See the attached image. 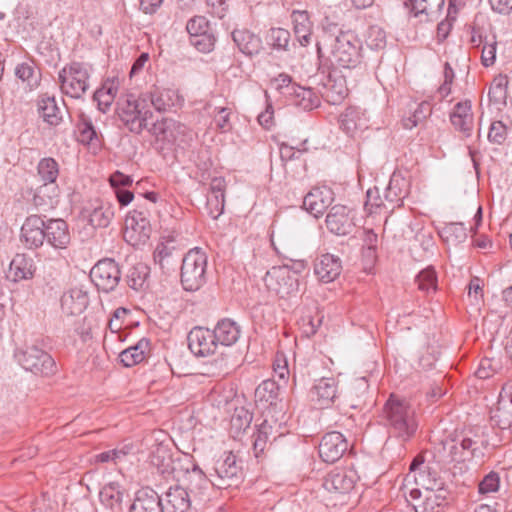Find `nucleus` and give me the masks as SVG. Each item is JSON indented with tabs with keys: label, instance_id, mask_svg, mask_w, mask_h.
<instances>
[{
	"label": "nucleus",
	"instance_id": "nucleus-1",
	"mask_svg": "<svg viewBox=\"0 0 512 512\" xmlns=\"http://www.w3.org/2000/svg\"><path fill=\"white\" fill-rule=\"evenodd\" d=\"M384 415L389 432L400 441L413 438L418 430L417 408L410 401L397 395H390L384 406Z\"/></svg>",
	"mask_w": 512,
	"mask_h": 512
},
{
	"label": "nucleus",
	"instance_id": "nucleus-2",
	"mask_svg": "<svg viewBox=\"0 0 512 512\" xmlns=\"http://www.w3.org/2000/svg\"><path fill=\"white\" fill-rule=\"evenodd\" d=\"M362 43L350 32H340L331 47L330 62L333 68L352 70L362 64Z\"/></svg>",
	"mask_w": 512,
	"mask_h": 512
},
{
	"label": "nucleus",
	"instance_id": "nucleus-3",
	"mask_svg": "<svg viewBox=\"0 0 512 512\" xmlns=\"http://www.w3.org/2000/svg\"><path fill=\"white\" fill-rule=\"evenodd\" d=\"M14 357L23 369L36 376L49 377L57 372L53 357L37 343H25L16 349Z\"/></svg>",
	"mask_w": 512,
	"mask_h": 512
},
{
	"label": "nucleus",
	"instance_id": "nucleus-4",
	"mask_svg": "<svg viewBox=\"0 0 512 512\" xmlns=\"http://www.w3.org/2000/svg\"><path fill=\"white\" fill-rule=\"evenodd\" d=\"M117 112L123 125L133 133L140 134L150 126L152 112L145 96H127L118 103Z\"/></svg>",
	"mask_w": 512,
	"mask_h": 512
},
{
	"label": "nucleus",
	"instance_id": "nucleus-5",
	"mask_svg": "<svg viewBox=\"0 0 512 512\" xmlns=\"http://www.w3.org/2000/svg\"><path fill=\"white\" fill-rule=\"evenodd\" d=\"M207 256L199 248L188 251L182 259L180 279L186 291H197L206 282Z\"/></svg>",
	"mask_w": 512,
	"mask_h": 512
},
{
	"label": "nucleus",
	"instance_id": "nucleus-6",
	"mask_svg": "<svg viewBox=\"0 0 512 512\" xmlns=\"http://www.w3.org/2000/svg\"><path fill=\"white\" fill-rule=\"evenodd\" d=\"M90 72L88 67L79 62H72L63 67L58 74L61 91L72 98L79 99L89 88Z\"/></svg>",
	"mask_w": 512,
	"mask_h": 512
},
{
	"label": "nucleus",
	"instance_id": "nucleus-7",
	"mask_svg": "<svg viewBox=\"0 0 512 512\" xmlns=\"http://www.w3.org/2000/svg\"><path fill=\"white\" fill-rule=\"evenodd\" d=\"M267 289L280 298L288 297L298 291L299 282L297 276L287 265L274 266L264 276Z\"/></svg>",
	"mask_w": 512,
	"mask_h": 512
},
{
	"label": "nucleus",
	"instance_id": "nucleus-8",
	"mask_svg": "<svg viewBox=\"0 0 512 512\" xmlns=\"http://www.w3.org/2000/svg\"><path fill=\"white\" fill-rule=\"evenodd\" d=\"M90 278L99 290L108 293L118 286L121 271L113 259L106 258L94 265L90 271Z\"/></svg>",
	"mask_w": 512,
	"mask_h": 512
},
{
	"label": "nucleus",
	"instance_id": "nucleus-9",
	"mask_svg": "<svg viewBox=\"0 0 512 512\" xmlns=\"http://www.w3.org/2000/svg\"><path fill=\"white\" fill-rule=\"evenodd\" d=\"M152 228L146 212L133 210L125 218L124 239L133 246L144 244Z\"/></svg>",
	"mask_w": 512,
	"mask_h": 512
},
{
	"label": "nucleus",
	"instance_id": "nucleus-10",
	"mask_svg": "<svg viewBox=\"0 0 512 512\" xmlns=\"http://www.w3.org/2000/svg\"><path fill=\"white\" fill-rule=\"evenodd\" d=\"M214 470L215 479H212V486L219 489L237 485L242 478L241 467L237 463L236 456L231 452L223 460L217 462Z\"/></svg>",
	"mask_w": 512,
	"mask_h": 512
},
{
	"label": "nucleus",
	"instance_id": "nucleus-11",
	"mask_svg": "<svg viewBox=\"0 0 512 512\" xmlns=\"http://www.w3.org/2000/svg\"><path fill=\"white\" fill-rule=\"evenodd\" d=\"M45 222L39 215L28 216L21 227V242L28 249H37L45 242Z\"/></svg>",
	"mask_w": 512,
	"mask_h": 512
},
{
	"label": "nucleus",
	"instance_id": "nucleus-12",
	"mask_svg": "<svg viewBox=\"0 0 512 512\" xmlns=\"http://www.w3.org/2000/svg\"><path fill=\"white\" fill-rule=\"evenodd\" d=\"M348 449V441L338 431L326 433L319 444V455L324 462L338 461Z\"/></svg>",
	"mask_w": 512,
	"mask_h": 512
},
{
	"label": "nucleus",
	"instance_id": "nucleus-13",
	"mask_svg": "<svg viewBox=\"0 0 512 512\" xmlns=\"http://www.w3.org/2000/svg\"><path fill=\"white\" fill-rule=\"evenodd\" d=\"M188 346L197 356L214 354L217 342L213 330L203 327H194L188 334Z\"/></svg>",
	"mask_w": 512,
	"mask_h": 512
},
{
	"label": "nucleus",
	"instance_id": "nucleus-14",
	"mask_svg": "<svg viewBox=\"0 0 512 512\" xmlns=\"http://www.w3.org/2000/svg\"><path fill=\"white\" fill-rule=\"evenodd\" d=\"M348 92L346 76L342 75L340 70L333 68L323 83L322 96L328 103L337 105L348 96Z\"/></svg>",
	"mask_w": 512,
	"mask_h": 512
},
{
	"label": "nucleus",
	"instance_id": "nucleus-15",
	"mask_svg": "<svg viewBox=\"0 0 512 512\" xmlns=\"http://www.w3.org/2000/svg\"><path fill=\"white\" fill-rule=\"evenodd\" d=\"M45 241L56 250L67 249L71 236L66 221L53 218L46 220Z\"/></svg>",
	"mask_w": 512,
	"mask_h": 512
},
{
	"label": "nucleus",
	"instance_id": "nucleus-16",
	"mask_svg": "<svg viewBox=\"0 0 512 512\" xmlns=\"http://www.w3.org/2000/svg\"><path fill=\"white\" fill-rule=\"evenodd\" d=\"M327 229L339 236L348 235L352 232L354 224L349 217V210L346 206L337 204L330 208L326 219Z\"/></svg>",
	"mask_w": 512,
	"mask_h": 512
},
{
	"label": "nucleus",
	"instance_id": "nucleus-17",
	"mask_svg": "<svg viewBox=\"0 0 512 512\" xmlns=\"http://www.w3.org/2000/svg\"><path fill=\"white\" fill-rule=\"evenodd\" d=\"M334 201V194L328 187H315L303 199L304 209L319 217Z\"/></svg>",
	"mask_w": 512,
	"mask_h": 512
},
{
	"label": "nucleus",
	"instance_id": "nucleus-18",
	"mask_svg": "<svg viewBox=\"0 0 512 512\" xmlns=\"http://www.w3.org/2000/svg\"><path fill=\"white\" fill-rule=\"evenodd\" d=\"M188 484L185 488L193 501L203 502L208 499V490L212 485V479H208L203 471L193 465L191 471L187 469Z\"/></svg>",
	"mask_w": 512,
	"mask_h": 512
},
{
	"label": "nucleus",
	"instance_id": "nucleus-19",
	"mask_svg": "<svg viewBox=\"0 0 512 512\" xmlns=\"http://www.w3.org/2000/svg\"><path fill=\"white\" fill-rule=\"evenodd\" d=\"M192 501L185 488L174 486L170 487L161 498V506L163 512H190Z\"/></svg>",
	"mask_w": 512,
	"mask_h": 512
},
{
	"label": "nucleus",
	"instance_id": "nucleus-20",
	"mask_svg": "<svg viewBox=\"0 0 512 512\" xmlns=\"http://www.w3.org/2000/svg\"><path fill=\"white\" fill-rule=\"evenodd\" d=\"M342 271V262L339 257L333 254H322L314 263V272L324 283L334 281Z\"/></svg>",
	"mask_w": 512,
	"mask_h": 512
},
{
	"label": "nucleus",
	"instance_id": "nucleus-21",
	"mask_svg": "<svg viewBox=\"0 0 512 512\" xmlns=\"http://www.w3.org/2000/svg\"><path fill=\"white\" fill-rule=\"evenodd\" d=\"M356 483V472L352 470H334L324 479L323 487L328 492L348 493Z\"/></svg>",
	"mask_w": 512,
	"mask_h": 512
},
{
	"label": "nucleus",
	"instance_id": "nucleus-22",
	"mask_svg": "<svg viewBox=\"0 0 512 512\" xmlns=\"http://www.w3.org/2000/svg\"><path fill=\"white\" fill-rule=\"evenodd\" d=\"M147 102L158 112L170 111L173 108L181 106L183 99L177 90L169 88H155L149 96H145Z\"/></svg>",
	"mask_w": 512,
	"mask_h": 512
},
{
	"label": "nucleus",
	"instance_id": "nucleus-23",
	"mask_svg": "<svg viewBox=\"0 0 512 512\" xmlns=\"http://www.w3.org/2000/svg\"><path fill=\"white\" fill-rule=\"evenodd\" d=\"M88 304V293L79 287L69 289L61 297L62 311L68 316H76L82 314L87 308Z\"/></svg>",
	"mask_w": 512,
	"mask_h": 512
},
{
	"label": "nucleus",
	"instance_id": "nucleus-24",
	"mask_svg": "<svg viewBox=\"0 0 512 512\" xmlns=\"http://www.w3.org/2000/svg\"><path fill=\"white\" fill-rule=\"evenodd\" d=\"M129 512H163L161 497L152 489H141L136 492Z\"/></svg>",
	"mask_w": 512,
	"mask_h": 512
},
{
	"label": "nucleus",
	"instance_id": "nucleus-25",
	"mask_svg": "<svg viewBox=\"0 0 512 512\" xmlns=\"http://www.w3.org/2000/svg\"><path fill=\"white\" fill-rule=\"evenodd\" d=\"M471 107V102L468 100L458 102L450 114L452 125L456 130L463 133L465 137H469L472 134L473 114L471 112Z\"/></svg>",
	"mask_w": 512,
	"mask_h": 512
},
{
	"label": "nucleus",
	"instance_id": "nucleus-26",
	"mask_svg": "<svg viewBox=\"0 0 512 512\" xmlns=\"http://www.w3.org/2000/svg\"><path fill=\"white\" fill-rule=\"evenodd\" d=\"M179 257V251L170 242L159 243L154 251V261L165 273L176 270Z\"/></svg>",
	"mask_w": 512,
	"mask_h": 512
},
{
	"label": "nucleus",
	"instance_id": "nucleus-27",
	"mask_svg": "<svg viewBox=\"0 0 512 512\" xmlns=\"http://www.w3.org/2000/svg\"><path fill=\"white\" fill-rule=\"evenodd\" d=\"M215 339L218 344L223 346H231L235 344L241 335L240 326L229 318L218 321L213 329Z\"/></svg>",
	"mask_w": 512,
	"mask_h": 512
},
{
	"label": "nucleus",
	"instance_id": "nucleus-28",
	"mask_svg": "<svg viewBox=\"0 0 512 512\" xmlns=\"http://www.w3.org/2000/svg\"><path fill=\"white\" fill-rule=\"evenodd\" d=\"M37 107L40 117L47 124L57 126L61 123L63 118L62 110L57 105L54 96H48L46 94L39 96Z\"/></svg>",
	"mask_w": 512,
	"mask_h": 512
},
{
	"label": "nucleus",
	"instance_id": "nucleus-29",
	"mask_svg": "<svg viewBox=\"0 0 512 512\" xmlns=\"http://www.w3.org/2000/svg\"><path fill=\"white\" fill-rule=\"evenodd\" d=\"M147 129L159 140L172 143L177 140L182 126L174 119L163 118L150 124Z\"/></svg>",
	"mask_w": 512,
	"mask_h": 512
},
{
	"label": "nucleus",
	"instance_id": "nucleus-30",
	"mask_svg": "<svg viewBox=\"0 0 512 512\" xmlns=\"http://www.w3.org/2000/svg\"><path fill=\"white\" fill-rule=\"evenodd\" d=\"M312 393L320 406H329L337 395V381L332 377H323L315 383Z\"/></svg>",
	"mask_w": 512,
	"mask_h": 512
},
{
	"label": "nucleus",
	"instance_id": "nucleus-31",
	"mask_svg": "<svg viewBox=\"0 0 512 512\" xmlns=\"http://www.w3.org/2000/svg\"><path fill=\"white\" fill-rule=\"evenodd\" d=\"M291 17L294 33L300 45H309L312 37V23L307 11H293Z\"/></svg>",
	"mask_w": 512,
	"mask_h": 512
},
{
	"label": "nucleus",
	"instance_id": "nucleus-32",
	"mask_svg": "<svg viewBox=\"0 0 512 512\" xmlns=\"http://www.w3.org/2000/svg\"><path fill=\"white\" fill-rule=\"evenodd\" d=\"M9 273L14 281L31 279L35 273L34 262L25 254H16L10 263Z\"/></svg>",
	"mask_w": 512,
	"mask_h": 512
},
{
	"label": "nucleus",
	"instance_id": "nucleus-33",
	"mask_svg": "<svg viewBox=\"0 0 512 512\" xmlns=\"http://www.w3.org/2000/svg\"><path fill=\"white\" fill-rule=\"evenodd\" d=\"M232 38L239 50L246 55L257 54L261 47L260 38L246 29L234 30Z\"/></svg>",
	"mask_w": 512,
	"mask_h": 512
},
{
	"label": "nucleus",
	"instance_id": "nucleus-34",
	"mask_svg": "<svg viewBox=\"0 0 512 512\" xmlns=\"http://www.w3.org/2000/svg\"><path fill=\"white\" fill-rule=\"evenodd\" d=\"M88 213L89 223L93 227H107L114 217V210L110 203L96 201L95 206L89 210L86 209Z\"/></svg>",
	"mask_w": 512,
	"mask_h": 512
},
{
	"label": "nucleus",
	"instance_id": "nucleus-35",
	"mask_svg": "<svg viewBox=\"0 0 512 512\" xmlns=\"http://www.w3.org/2000/svg\"><path fill=\"white\" fill-rule=\"evenodd\" d=\"M447 489L428 492L421 505L414 507L416 512H444L447 502Z\"/></svg>",
	"mask_w": 512,
	"mask_h": 512
},
{
	"label": "nucleus",
	"instance_id": "nucleus-36",
	"mask_svg": "<svg viewBox=\"0 0 512 512\" xmlns=\"http://www.w3.org/2000/svg\"><path fill=\"white\" fill-rule=\"evenodd\" d=\"M99 498L101 503L112 511H120L123 500V490L116 482H111L105 485L100 493Z\"/></svg>",
	"mask_w": 512,
	"mask_h": 512
},
{
	"label": "nucleus",
	"instance_id": "nucleus-37",
	"mask_svg": "<svg viewBox=\"0 0 512 512\" xmlns=\"http://www.w3.org/2000/svg\"><path fill=\"white\" fill-rule=\"evenodd\" d=\"M148 347L149 340L142 338L134 346H131L120 353V361L126 367L134 366L144 360Z\"/></svg>",
	"mask_w": 512,
	"mask_h": 512
},
{
	"label": "nucleus",
	"instance_id": "nucleus-38",
	"mask_svg": "<svg viewBox=\"0 0 512 512\" xmlns=\"http://www.w3.org/2000/svg\"><path fill=\"white\" fill-rule=\"evenodd\" d=\"M37 172L44 183V186L40 188L39 192L48 184H54L59 175V165L54 158L46 157L39 161L37 166Z\"/></svg>",
	"mask_w": 512,
	"mask_h": 512
},
{
	"label": "nucleus",
	"instance_id": "nucleus-39",
	"mask_svg": "<svg viewBox=\"0 0 512 512\" xmlns=\"http://www.w3.org/2000/svg\"><path fill=\"white\" fill-rule=\"evenodd\" d=\"M289 96H293L294 104L304 110H311L319 104V98L312 89L299 85L293 88V92H289Z\"/></svg>",
	"mask_w": 512,
	"mask_h": 512
},
{
	"label": "nucleus",
	"instance_id": "nucleus-40",
	"mask_svg": "<svg viewBox=\"0 0 512 512\" xmlns=\"http://www.w3.org/2000/svg\"><path fill=\"white\" fill-rule=\"evenodd\" d=\"M414 16H434L443 7L444 0H408L406 3Z\"/></svg>",
	"mask_w": 512,
	"mask_h": 512
},
{
	"label": "nucleus",
	"instance_id": "nucleus-41",
	"mask_svg": "<svg viewBox=\"0 0 512 512\" xmlns=\"http://www.w3.org/2000/svg\"><path fill=\"white\" fill-rule=\"evenodd\" d=\"M439 235L447 244L457 245L467 239V228L463 223H449L440 230Z\"/></svg>",
	"mask_w": 512,
	"mask_h": 512
},
{
	"label": "nucleus",
	"instance_id": "nucleus-42",
	"mask_svg": "<svg viewBox=\"0 0 512 512\" xmlns=\"http://www.w3.org/2000/svg\"><path fill=\"white\" fill-rule=\"evenodd\" d=\"M361 111L356 107H348L339 117L340 128L348 135L362 126Z\"/></svg>",
	"mask_w": 512,
	"mask_h": 512
},
{
	"label": "nucleus",
	"instance_id": "nucleus-43",
	"mask_svg": "<svg viewBox=\"0 0 512 512\" xmlns=\"http://www.w3.org/2000/svg\"><path fill=\"white\" fill-rule=\"evenodd\" d=\"M152 463L164 477H174V461L166 449L158 448L152 457Z\"/></svg>",
	"mask_w": 512,
	"mask_h": 512
},
{
	"label": "nucleus",
	"instance_id": "nucleus-44",
	"mask_svg": "<svg viewBox=\"0 0 512 512\" xmlns=\"http://www.w3.org/2000/svg\"><path fill=\"white\" fill-rule=\"evenodd\" d=\"M414 481L422 486L427 493L435 492L439 489H445L444 483L437 477L436 472H431L429 469L420 468L419 472L413 475Z\"/></svg>",
	"mask_w": 512,
	"mask_h": 512
},
{
	"label": "nucleus",
	"instance_id": "nucleus-45",
	"mask_svg": "<svg viewBox=\"0 0 512 512\" xmlns=\"http://www.w3.org/2000/svg\"><path fill=\"white\" fill-rule=\"evenodd\" d=\"M150 268L143 262L134 264L127 273V283L134 290H140L144 287L149 276Z\"/></svg>",
	"mask_w": 512,
	"mask_h": 512
},
{
	"label": "nucleus",
	"instance_id": "nucleus-46",
	"mask_svg": "<svg viewBox=\"0 0 512 512\" xmlns=\"http://www.w3.org/2000/svg\"><path fill=\"white\" fill-rule=\"evenodd\" d=\"M405 185L404 178L393 175L384 193L385 200L389 203L401 202L407 194L406 189H404Z\"/></svg>",
	"mask_w": 512,
	"mask_h": 512
},
{
	"label": "nucleus",
	"instance_id": "nucleus-47",
	"mask_svg": "<svg viewBox=\"0 0 512 512\" xmlns=\"http://www.w3.org/2000/svg\"><path fill=\"white\" fill-rule=\"evenodd\" d=\"M279 395V385L275 380H265L255 390V396L259 401L273 405Z\"/></svg>",
	"mask_w": 512,
	"mask_h": 512
},
{
	"label": "nucleus",
	"instance_id": "nucleus-48",
	"mask_svg": "<svg viewBox=\"0 0 512 512\" xmlns=\"http://www.w3.org/2000/svg\"><path fill=\"white\" fill-rule=\"evenodd\" d=\"M508 78L506 75L496 76L489 88V98L495 104H506Z\"/></svg>",
	"mask_w": 512,
	"mask_h": 512
},
{
	"label": "nucleus",
	"instance_id": "nucleus-49",
	"mask_svg": "<svg viewBox=\"0 0 512 512\" xmlns=\"http://www.w3.org/2000/svg\"><path fill=\"white\" fill-rule=\"evenodd\" d=\"M252 414L244 407H236L231 416V430L235 434L245 431L250 427Z\"/></svg>",
	"mask_w": 512,
	"mask_h": 512
},
{
	"label": "nucleus",
	"instance_id": "nucleus-50",
	"mask_svg": "<svg viewBox=\"0 0 512 512\" xmlns=\"http://www.w3.org/2000/svg\"><path fill=\"white\" fill-rule=\"evenodd\" d=\"M16 76L21 79L30 89L36 88L40 82V74L33 65L21 63L15 69Z\"/></svg>",
	"mask_w": 512,
	"mask_h": 512
},
{
	"label": "nucleus",
	"instance_id": "nucleus-51",
	"mask_svg": "<svg viewBox=\"0 0 512 512\" xmlns=\"http://www.w3.org/2000/svg\"><path fill=\"white\" fill-rule=\"evenodd\" d=\"M431 113V104L429 102L423 101L417 106L412 116L403 120V126L406 129H412L413 127H416L419 123L427 119L431 115Z\"/></svg>",
	"mask_w": 512,
	"mask_h": 512
},
{
	"label": "nucleus",
	"instance_id": "nucleus-52",
	"mask_svg": "<svg viewBox=\"0 0 512 512\" xmlns=\"http://www.w3.org/2000/svg\"><path fill=\"white\" fill-rule=\"evenodd\" d=\"M131 446L124 445L122 447H117L115 449L101 452L95 456V461L97 463H108L112 462L114 464H118L123 461L125 457L130 453Z\"/></svg>",
	"mask_w": 512,
	"mask_h": 512
},
{
	"label": "nucleus",
	"instance_id": "nucleus-53",
	"mask_svg": "<svg viewBox=\"0 0 512 512\" xmlns=\"http://www.w3.org/2000/svg\"><path fill=\"white\" fill-rule=\"evenodd\" d=\"M418 288L424 292L436 291L437 289V276L433 268L428 267L422 270L416 277Z\"/></svg>",
	"mask_w": 512,
	"mask_h": 512
},
{
	"label": "nucleus",
	"instance_id": "nucleus-54",
	"mask_svg": "<svg viewBox=\"0 0 512 512\" xmlns=\"http://www.w3.org/2000/svg\"><path fill=\"white\" fill-rule=\"evenodd\" d=\"M215 36L212 29L197 36L190 37V44L202 53H208L213 50L215 45Z\"/></svg>",
	"mask_w": 512,
	"mask_h": 512
},
{
	"label": "nucleus",
	"instance_id": "nucleus-55",
	"mask_svg": "<svg viewBox=\"0 0 512 512\" xmlns=\"http://www.w3.org/2000/svg\"><path fill=\"white\" fill-rule=\"evenodd\" d=\"M492 419L501 429H508L512 426V401L501 404L495 411Z\"/></svg>",
	"mask_w": 512,
	"mask_h": 512
},
{
	"label": "nucleus",
	"instance_id": "nucleus-56",
	"mask_svg": "<svg viewBox=\"0 0 512 512\" xmlns=\"http://www.w3.org/2000/svg\"><path fill=\"white\" fill-rule=\"evenodd\" d=\"M500 486L499 474L491 471L479 483L478 492L482 495L497 492Z\"/></svg>",
	"mask_w": 512,
	"mask_h": 512
},
{
	"label": "nucleus",
	"instance_id": "nucleus-57",
	"mask_svg": "<svg viewBox=\"0 0 512 512\" xmlns=\"http://www.w3.org/2000/svg\"><path fill=\"white\" fill-rule=\"evenodd\" d=\"M190 37L197 36L211 29L209 21L204 16L191 18L186 25Z\"/></svg>",
	"mask_w": 512,
	"mask_h": 512
},
{
	"label": "nucleus",
	"instance_id": "nucleus-58",
	"mask_svg": "<svg viewBox=\"0 0 512 512\" xmlns=\"http://www.w3.org/2000/svg\"><path fill=\"white\" fill-rule=\"evenodd\" d=\"M269 39L273 47L286 50L290 40V33L283 28H272L269 33Z\"/></svg>",
	"mask_w": 512,
	"mask_h": 512
},
{
	"label": "nucleus",
	"instance_id": "nucleus-59",
	"mask_svg": "<svg viewBox=\"0 0 512 512\" xmlns=\"http://www.w3.org/2000/svg\"><path fill=\"white\" fill-rule=\"evenodd\" d=\"M367 44L372 49H382L386 45V34L378 26H371L368 31Z\"/></svg>",
	"mask_w": 512,
	"mask_h": 512
},
{
	"label": "nucleus",
	"instance_id": "nucleus-60",
	"mask_svg": "<svg viewBox=\"0 0 512 512\" xmlns=\"http://www.w3.org/2000/svg\"><path fill=\"white\" fill-rule=\"evenodd\" d=\"M225 197L220 195L208 194L206 206L209 215L213 219H217L224 211Z\"/></svg>",
	"mask_w": 512,
	"mask_h": 512
},
{
	"label": "nucleus",
	"instance_id": "nucleus-61",
	"mask_svg": "<svg viewBox=\"0 0 512 512\" xmlns=\"http://www.w3.org/2000/svg\"><path fill=\"white\" fill-rule=\"evenodd\" d=\"M507 137V128L501 121L491 123L488 139L495 144H502Z\"/></svg>",
	"mask_w": 512,
	"mask_h": 512
},
{
	"label": "nucleus",
	"instance_id": "nucleus-62",
	"mask_svg": "<svg viewBox=\"0 0 512 512\" xmlns=\"http://www.w3.org/2000/svg\"><path fill=\"white\" fill-rule=\"evenodd\" d=\"M272 84L284 95H289V92H293V88L297 87V84L292 83V78L284 73L273 79Z\"/></svg>",
	"mask_w": 512,
	"mask_h": 512
},
{
	"label": "nucleus",
	"instance_id": "nucleus-63",
	"mask_svg": "<svg viewBox=\"0 0 512 512\" xmlns=\"http://www.w3.org/2000/svg\"><path fill=\"white\" fill-rule=\"evenodd\" d=\"M109 182L114 191H117V189H125L126 187H130L133 183V179L129 175H125L120 171H116L110 176Z\"/></svg>",
	"mask_w": 512,
	"mask_h": 512
},
{
	"label": "nucleus",
	"instance_id": "nucleus-64",
	"mask_svg": "<svg viewBox=\"0 0 512 512\" xmlns=\"http://www.w3.org/2000/svg\"><path fill=\"white\" fill-rule=\"evenodd\" d=\"M496 366L492 359L484 358L480 361L475 375L479 379H488L496 372Z\"/></svg>",
	"mask_w": 512,
	"mask_h": 512
}]
</instances>
